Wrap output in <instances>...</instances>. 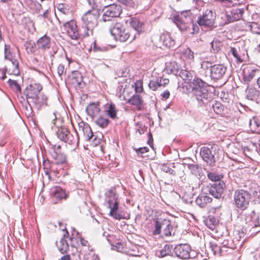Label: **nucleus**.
I'll use <instances>...</instances> for the list:
<instances>
[{
    "mask_svg": "<svg viewBox=\"0 0 260 260\" xmlns=\"http://www.w3.org/2000/svg\"><path fill=\"white\" fill-rule=\"evenodd\" d=\"M42 89V86L38 83H32L27 86L24 91V93L26 96L27 103L30 106V102L37 97Z\"/></svg>",
    "mask_w": 260,
    "mask_h": 260,
    "instance_id": "obj_12",
    "label": "nucleus"
},
{
    "mask_svg": "<svg viewBox=\"0 0 260 260\" xmlns=\"http://www.w3.org/2000/svg\"><path fill=\"white\" fill-rule=\"evenodd\" d=\"M245 222L248 225V228L251 232V235H255L260 231L259 217L255 215V212L252 211L250 215L246 216Z\"/></svg>",
    "mask_w": 260,
    "mask_h": 260,
    "instance_id": "obj_11",
    "label": "nucleus"
},
{
    "mask_svg": "<svg viewBox=\"0 0 260 260\" xmlns=\"http://www.w3.org/2000/svg\"><path fill=\"white\" fill-rule=\"evenodd\" d=\"M48 165L49 166V169L51 173H53L55 174L58 172V170L56 168V166H58L57 165L54 164L53 162L51 164L48 163Z\"/></svg>",
    "mask_w": 260,
    "mask_h": 260,
    "instance_id": "obj_58",
    "label": "nucleus"
},
{
    "mask_svg": "<svg viewBox=\"0 0 260 260\" xmlns=\"http://www.w3.org/2000/svg\"><path fill=\"white\" fill-rule=\"evenodd\" d=\"M174 250L176 255L180 258L186 259L190 258L191 247L188 244L177 245L174 248Z\"/></svg>",
    "mask_w": 260,
    "mask_h": 260,
    "instance_id": "obj_14",
    "label": "nucleus"
},
{
    "mask_svg": "<svg viewBox=\"0 0 260 260\" xmlns=\"http://www.w3.org/2000/svg\"><path fill=\"white\" fill-rule=\"evenodd\" d=\"M215 13L212 10L207 9L198 18L197 22L200 26L211 27L215 24Z\"/></svg>",
    "mask_w": 260,
    "mask_h": 260,
    "instance_id": "obj_8",
    "label": "nucleus"
},
{
    "mask_svg": "<svg viewBox=\"0 0 260 260\" xmlns=\"http://www.w3.org/2000/svg\"><path fill=\"white\" fill-rule=\"evenodd\" d=\"M231 52L232 55L237 59L239 62H242V60L240 58L239 55L238 54V51L235 48L232 47L231 49Z\"/></svg>",
    "mask_w": 260,
    "mask_h": 260,
    "instance_id": "obj_57",
    "label": "nucleus"
},
{
    "mask_svg": "<svg viewBox=\"0 0 260 260\" xmlns=\"http://www.w3.org/2000/svg\"><path fill=\"white\" fill-rule=\"evenodd\" d=\"M243 9H233L230 14L226 15V19L229 22H233L241 19L244 13Z\"/></svg>",
    "mask_w": 260,
    "mask_h": 260,
    "instance_id": "obj_20",
    "label": "nucleus"
},
{
    "mask_svg": "<svg viewBox=\"0 0 260 260\" xmlns=\"http://www.w3.org/2000/svg\"><path fill=\"white\" fill-rule=\"evenodd\" d=\"M213 67V65L212 64V62L209 60H203L201 63V73L202 72H205V76L207 77L208 75L206 74L207 73L211 72V68Z\"/></svg>",
    "mask_w": 260,
    "mask_h": 260,
    "instance_id": "obj_37",
    "label": "nucleus"
},
{
    "mask_svg": "<svg viewBox=\"0 0 260 260\" xmlns=\"http://www.w3.org/2000/svg\"><path fill=\"white\" fill-rule=\"evenodd\" d=\"M253 145L256 147L257 151L260 153V136H258L253 138V141L251 142Z\"/></svg>",
    "mask_w": 260,
    "mask_h": 260,
    "instance_id": "obj_55",
    "label": "nucleus"
},
{
    "mask_svg": "<svg viewBox=\"0 0 260 260\" xmlns=\"http://www.w3.org/2000/svg\"><path fill=\"white\" fill-rule=\"evenodd\" d=\"M238 243L236 238L234 239V238H232L230 236H226L221 242V244L222 248L224 250L227 248L233 250L239 247Z\"/></svg>",
    "mask_w": 260,
    "mask_h": 260,
    "instance_id": "obj_21",
    "label": "nucleus"
},
{
    "mask_svg": "<svg viewBox=\"0 0 260 260\" xmlns=\"http://www.w3.org/2000/svg\"><path fill=\"white\" fill-rule=\"evenodd\" d=\"M244 232L243 231H238V233H236L234 235V239H236L238 240V242H239L238 246L239 247H241L242 245L243 244L244 240H242L241 239L242 237H244Z\"/></svg>",
    "mask_w": 260,
    "mask_h": 260,
    "instance_id": "obj_50",
    "label": "nucleus"
},
{
    "mask_svg": "<svg viewBox=\"0 0 260 260\" xmlns=\"http://www.w3.org/2000/svg\"><path fill=\"white\" fill-rule=\"evenodd\" d=\"M72 82L75 85L81 86L83 82L82 77L79 72H75L72 76Z\"/></svg>",
    "mask_w": 260,
    "mask_h": 260,
    "instance_id": "obj_39",
    "label": "nucleus"
},
{
    "mask_svg": "<svg viewBox=\"0 0 260 260\" xmlns=\"http://www.w3.org/2000/svg\"><path fill=\"white\" fill-rule=\"evenodd\" d=\"M172 246L169 244H166L162 249L156 252V254L159 257H164L166 256L171 255L172 253Z\"/></svg>",
    "mask_w": 260,
    "mask_h": 260,
    "instance_id": "obj_36",
    "label": "nucleus"
},
{
    "mask_svg": "<svg viewBox=\"0 0 260 260\" xmlns=\"http://www.w3.org/2000/svg\"><path fill=\"white\" fill-rule=\"evenodd\" d=\"M64 30L72 40H78L80 37H82L81 28L78 29L76 22L72 20L63 24Z\"/></svg>",
    "mask_w": 260,
    "mask_h": 260,
    "instance_id": "obj_10",
    "label": "nucleus"
},
{
    "mask_svg": "<svg viewBox=\"0 0 260 260\" xmlns=\"http://www.w3.org/2000/svg\"><path fill=\"white\" fill-rule=\"evenodd\" d=\"M108 49V47L100 46L95 41L93 44V50L95 52H105Z\"/></svg>",
    "mask_w": 260,
    "mask_h": 260,
    "instance_id": "obj_51",
    "label": "nucleus"
},
{
    "mask_svg": "<svg viewBox=\"0 0 260 260\" xmlns=\"http://www.w3.org/2000/svg\"><path fill=\"white\" fill-rule=\"evenodd\" d=\"M251 199V193L247 190L238 189L234 193V204L238 210L244 211L247 209Z\"/></svg>",
    "mask_w": 260,
    "mask_h": 260,
    "instance_id": "obj_5",
    "label": "nucleus"
},
{
    "mask_svg": "<svg viewBox=\"0 0 260 260\" xmlns=\"http://www.w3.org/2000/svg\"><path fill=\"white\" fill-rule=\"evenodd\" d=\"M127 103L136 106L138 110H141L143 107V101L138 94H134L128 100Z\"/></svg>",
    "mask_w": 260,
    "mask_h": 260,
    "instance_id": "obj_28",
    "label": "nucleus"
},
{
    "mask_svg": "<svg viewBox=\"0 0 260 260\" xmlns=\"http://www.w3.org/2000/svg\"><path fill=\"white\" fill-rule=\"evenodd\" d=\"M187 168L190 170L191 173L193 174H196L199 172V168L197 165L188 164Z\"/></svg>",
    "mask_w": 260,
    "mask_h": 260,
    "instance_id": "obj_54",
    "label": "nucleus"
},
{
    "mask_svg": "<svg viewBox=\"0 0 260 260\" xmlns=\"http://www.w3.org/2000/svg\"><path fill=\"white\" fill-rule=\"evenodd\" d=\"M48 163L49 162L47 163L46 162H44V165L45 166V168H44L45 173L46 175H48L49 179H50L51 172L50 171L49 167L48 168L47 166V164H48Z\"/></svg>",
    "mask_w": 260,
    "mask_h": 260,
    "instance_id": "obj_59",
    "label": "nucleus"
},
{
    "mask_svg": "<svg viewBox=\"0 0 260 260\" xmlns=\"http://www.w3.org/2000/svg\"><path fill=\"white\" fill-rule=\"evenodd\" d=\"M176 228V224L170 220L165 219L161 221L156 220L155 222V229L153 231V234L158 235L162 231L165 236L169 237L175 235Z\"/></svg>",
    "mask_w": 260,
    "mask_h": 260,
    "instance_id": "obj_4",
    "label": "nucleus"
},
{
    "mask_svg": "<svg viewBox=\"0 0 260 260\" xmlns=\"http://www.w3.org/2000/svg\"><path fill=\"white\" fill-rule=\"evenodd\" d=\"M250 130L253 133L260 134V119L253 117L249 122Z\"/></svg>",
    "mask_w": 260,
    "mask_h": 260,
    "instance_id": "obj_30",
    "label": "nucleus"
},
{
    "mask_svg": "<svg viewBox=\"0 0 260 260\" xmlns=\"http://www.w3.org/2000/svg\"><path fill=\"white\" fill-rule=\"evenodd\" d=\"M103 20L104 21H111L113 18L118 17L121 11V7L117 4H109L104 6Z\"/></svg>",
    "mask_w": 260,
    "mask_h": 260,
    "instance_id": "obj_9",
    "label": "nucleus"
},
{
    "mask_svg": "<svg viewBox=\"0 0 260 260\" xmlns=\"http://www.w3.org/2000/svg\"><path fill=\"white\" fill-rule=\"evenodd\" d=\"M191 17L190 11L189 10L182 12L180 15L175 17V20H181L191 22L192 21Z\"/></svg>",
    "mask_w": 260,
    "mask_h": 260,
    "instance_id": "obj_43",
    "label": "nucleus"
},
{
    "mask_svg": "<svg viewBox=\"0 0 260 260\" xmlns=\"http://www.w3.org/2000/svg\"><path fill=\"white\" fill-rule=\"evenodd\" d=\"M95 123L102 128H105L109 123V120L104 117L103 116H100L95 121Z\"/></svg>",
    "mask_w": 260,
    "mask_h": 260,
    "instance_id": "obj_48",
    "label": "nucleus"
},
{
    "mask_svg": "<svg viewBox=\"0 0 260 260\" xmlns=\"http://www.w3.org/2000/svg\"><path fill=\"white\" fill-rule=\"evenodd\" d=\"M78 125L79 130L81 129L83 132L85 139L87 141H90L93 136V134L89 125L82 121L79 123Z\"/></svg>",
    "mask_w": 260,
    "mask_h": 260,
    "instance_id": "obj_23",
    "label": "nucleus"
},
{
    "mask_svg": "<svg viewBox=\"0 0 260 260\" xmlns=\"http://www.w3.org/2000/svg\"><path fill=\"white\" fill-rule=\"evenodd\" d=\"M192 84V92L198 105L203 106L209 103L212 100V97L207 89V83L201 79L195 77Z\"/></svg>",
    "mask_w": 260,
    "mask_h": 260,
    "instance_id": "obj_1",
    "label": "nucleus"
},
{
    "mask_svg": "<svg viewBox=\"0 0 260 260\" xmlns=\"http://www.w3.org/2000/svg\"><path fill=\"white\" fill-rule=\"evenodd\" d=\"M169 83V80L167 78L158 77L155 80L150 81L148 86L152 90L155 91L159 87H165Z\"/></svg>",
    "mask_w": 260,
    "mask_h": 260,
    "instance_id": "obj_18",
    "label": "nucleus"
},
{
    "mask_svg": "<svg viewBox=\"0 0 260 260\" xmlns=\"http://www.w3.org/2000/svg\"><path fill=\"white\" fill-rule=\"evenodd\" d=\"M8 83L10 88L15 91L16 92L21 93V88L20 85L18 84L17 81L12 79H9L8 81Z\"/></svg>",
    "mask_w": 260,
    "mask_h": 260,
    "instance_id": "obj_47",
    "label": "nucleus"
},
{
    "mask_svg": "<svg viewBox=\"0 0 260 260\" xmlns=\"http://www.w3.org/2000/svg\"><path fill=\"white\" fill-rule=\"evenodd\" d=\"M246 97L250 100H257L259 96L260 91L255 88H248L246 90Z\"/></svg>",
    "mask_w": 260,
    "mask_h": 260,
    "instance_id": "obj_32",
    "label": "nucleus"
},
{
    "mask_svg": "<svg viewBox=\"0 0 260 260\" xmlns=\"http://www.w3.org/2000/svg\"><path fill=\"white\" fill-rule=\"evenodd\" d=\"M190 26H191L192 29V31L191 32V33L194 34L197 33L199 31V28L196 24H194L191 22Z\"/></svg>",
    "mask_w": 260,
    "mask_h": 260,
    "instance_id": "obj_61",
    "label": "nucleus"
},
{
    "mask_svg": "<svg viewBox=\"0 0 260 260\" xmlns=\"http://www.w3.org/2000/svg\"><path fill=\"white\" fill-rule=\"evenodd\" d=\"M209 246L214 254L220 255L222 254L224 251H227L226 250L223 249L222 246H218L214 241L210 242Z\"/></svg>",
    "mask_w": 260,
    "mask_h": 260,
    "instance_id": "obj_38",
    "label": "nucleus"
},
{
    "mask_svg": "<svg viewBox=\"0 0 260 260\" xmlns=\"http://www.w3.org/2000/svg\"><path fill=\"white\" fill-rule=\"evenodd\" d=\"M208 178L213 181H220V179L221 178V176L216 174L215 173H208Z\"/></svg>",
    "mask_w": 260,
    "mask_h": 260,
    "instance_id": "obj_53",
    "label": "nucleus"
},
{
    "mask_svg": "<svg viewBox=\"0 0 260 260\" xmlns=\"http://www.w3.org/2000/svg\"><path fill=\"white\" fill-rule=\"evenodd\" d=\"M51 44L50 38L47 35H44L38 39L34 44L31 45L29 42H27L25 44V46L26 49H28L29 46L31 45L28 51L31 53H35L36 51V49L44 51L49 49Z\"/></svg>",
    "mask_w": 260,
    "mask_h": 260,
    "instance_id": "obj_7",
    "label": "nucleus"
},
{
    "mask_svg": "<svg viewBox=\"0 0 260 260\" xmlns=\"http://www.w3.org/2000/svg\"><path fill=\"white\" fill-rule=\"evenodd\" d=\"M161 95L163 98L167 99L169 98L170 93L168 90H166L161 94Z\"/></svg>",
    "mask_w": 260,
    "mask_h": 260,
    "instance_id": "obj_62",
    "label": "nucleus"
},
{
    "mask_svg": "<svg viewBox=\"0 0 260 260\" xmlns=\"http://www.w3.org/2000/svg\"><path fill=\"white\" fill-rule=\"evenodd\" d=\"M110 31L116 41L121 42H124L128 40L132 42L135 39L134 36L131 37L128 30L126 29L120 23L113 24L110 28Z\"/></svg>",
    "mask_w": 260,
    "mask_h": 260,
    "instance_id": "obj_6",
    "label": "nucleus"
},
{
    "mask_svg": "<svg viewBox=\"0 0 260 260\" xmlns=\"http://www.w3.org/2000/svg\"><path fill=\"white\" fill-rule=\"evenodd\" d=\"M259 70L250 66H247L243 70V78L245 81L249 82L256 75Z\"/></svg>",
    "mask_w": 260,
    "mask_h": 260,
    "instance_id": "obj_24",
    "label": "nucleus"
},
{
    "mask_svg": "<svg viewBox=\"0 0 260 260\" xmlns=\"http://www.w3.org/2000/svg\"><path fill=\"white\" fill-rule=\"evenodd\" d=\"M147 127L145 126H140L139 128L138 129V131L140 134H143L144 133Z\"/></svg>",
    "mask_w": 260,
    "mask_h": 260,
    "instance_id": "obj_64",
    "label": "nucleus"
},
{
    "mask_svg": "<svg viewBox=\"0 0 260 260\" xmlns=\"http://www.w3.org/2000/svg\"><path fill=\"white\" fill-rule=\"evenodd\" d=\"M68 129L65 126H61L58 128L56 132L57 138L61 141L64 142L66 140L67 137L69 133Z\"/></svg>",
    "mask_w": 260,
    "mask_h": 260,
    "instance_id": "obj_34",
    "label": "nucleus"
},
{
    "mask_svg": "<svg viewBox=\"0 0 260 260\" xmlns=\"http://www.w3.org/2000/svg\"><path fill=\"white\" fill-rule=\"evenodd\" d=\"M79 142V138L78 134L77 132L75 131L73 133L69 132L64 142L70 145L77 147L78 145Z\"/></svg>",
    "mask_w": 260,
    "mask_h": 260,
    "instance_id": "obj_25",
    "label": "nucleus"
},
{
    "mask_svg": "<svg viewBox=\"0 0 260 260\" xmlns=\"http://www.w3.org/2000/svg\"><path fill=\"white\" fill-rule=\"evenodd\" d=\"M211 48L212 51L214 52H218L222 46V43L219 40L214 39L210 43Z\"/></svg>",
    "mask_w": 260,
    "mask_h": 260,
    "instance_id": "obj_44",
    "label": "nucleus"
},
{
    "mask_svg": "<svg viewBox=\"0 0 260 260\" xmlns=\"http://www.w3.org/2000/svg\"><path fill=\"white\" fill-rule=\"evenodd\" d=\"M211 198L204 194H201L199 196L196 200L197 204L201 207H204L208 203L211 202Z\"/></svg>",
    "mask_w": 260,
    "mask_h": 260,
    "instance_id": "obj_31",
    "label": "nucleus"
},
{
    "mask_svg": "<svg viewBox=\"0 0 260 260\" xmlns=\"http://www.w3.org/2000/svg\"><path fill=\"white\" fill-rule=\"evenodd\" d=\"M134 149L135 150L138 155L142 154L149 151V148L147 147H141L139 148H134Z\"/></svg>",
    "mask_w": 260,
    "mask_h": 260,
    "instance_id": "obj_56",
    "label": "nucleus"
},
{
    "mask_svg": "<svg viewBox=\"0 0 260 260\" xmlns=\"http://www.w3.org/2000/svg\"><path fill=\"white\" fill-rule=\"evenodd\" d=\"M218 220L213 216H209L205 221L206 225L210 229L213 231L218 223Z\"/></svg>",
    "mask_w": 260,
    "mask_h": 260,
    "instance_id": "obj_45",
    "label": "nucleus"
},
{
    "mask_svg": "<svg viewBox=\"0 0 260 260\" xmlns=\"http://www.w3.org/2000/svg\"><path fill=\"white\" fill-rule=\"evenodd\" d=\"M51 194L53 198L56 201H60L63 199H66L68 194L66 191L59 186H54L51 189Z\"/></svg>",
    "mask_w": 260,
    "mask_h": 260,
    "instance_id": "obj_19",
    "label": "nucleus"
},
{
    "mask_svg": "<svg viewBox=\"0 0 260 260\" xmlns=\"http://www.w3.org/2000/svg\"><path fill=\"white\" fill-rule=\"evenodd\" d=\"M212 107L216 114L219 115L224 114V107L220 102L215 101V103L212 104Z\"/></svg>",
    "mask_w": 260,
    "mask_h": 260,
    "instance_id": "obj_40",
    "label": "nucleus"
},
{
    "mask_svg": "<svg viewBox=\"0 0 260 260\" xmlns=\"http://www.w3.org/2000/svg\"><path fill=\"white\" fill-rule=\"evenodd\" d=\"M118 195L113 189H110L105 193V202L108 204V207L110 209L109 215L116 219L123 218V216L118 213L119 202L118 199Z\"/></svg>",
    "mask_w": 260,
    "mask_h": 260,
    "instance_id": "obj_3",
    "label": "nucleus"
},
{
    "mask_svg": "<svg viewBox=\"0 0 260 260\" xmlns=\"http://www.w3.org/2000/svg\"><path fill=\"white\" fill-rule=\"evenodd\" d=\"M213 147L210 149L207 147H203L201 148L200 151V154L204 160L210 166H212L215 161L214 154L213 153L215 150H213Z\"/></svg>",
    "mask_w": 260,
    "mask_h": 260,
    "instance_id": "obj_17",
    "label": "nucleus"
},
{
    "mask_svg": "<svg viewBox=\"0 0 260 260\" xmlns=\"http://www.w3.org/2000/svg\"><path fill=\"white\" fill-rule=\"evenodd\" d=\"M178 28L181 31L187 30L190 27L191 22L181 20H175Z\"/></svg>",
    "mask_w": 260,
    "mask_h": 260,
    "instance_id": "obj_42",
    "label": "nucleus"
},
{
    "mask_svg": "<svg viewBox=\"0 0 260 260\" xmlns=\"http://www.w3.org/2000/svg\"><path fill=\"white\" fill-rule=\"evenodd\" d=\"M47 98L44 94H40L39 95H38L37 97L32 100L30 102L32 103L36 108L39 110L41 108V107L44 105H47Z\"/></svg>",
    "mask_w": 260,
    "mask_h": 260,
    "instance_id": "obj_26",
    "label": "nucleus"
},
{
    "mask_svg": "<svg viewBox=\"0 0 260 260\" xmlns=\"http://www.w3.org/2000/svg\"><path fill=\"white\" fill-rule=\"evenodd\" d=\"M159 41L164 46L167 48L173 47L175 44V40L168 32L161 34L160 36Z\"/></svg>",
    "mask_w": 260,
    "mask_h": 260,
    "instance_id": "obj_22",
    "label": "nucleus"
},
{
    "mask_svg": "<svg viewBox=\"0 0 260 260\" xmlns=\"http://www.w3.org/2000/svg\"><path fill=\"white\" fill-rule=\"evenodd\" d=\"M130 24L138 32H141L144 28V23L136 18H132Z\"/></svg>",
    "mask_w": 260,
    "mask_h": 260,
    "instance_id": "obj_33",
    "label": "nucleus"
},
{
    "mask_svg": "<svg viewBox=\"0 0 260 260\" xmlns=\"http://www.w3.org/2000/svg\"><path fill=\"white\" fill-rule=\"evenodd\" d=\"M181 55L182 57L187 59L192 60L194 58L193 52L189 48L184 49Z\"/></svg>",
    "mask_w": 260,
    "mask_h": 260,
    "instance_id": "obj_49",
    "label": "nucleus"
},
{
    "mask_svg": "<svg viewBox=\"0 0 260 260\" xmlns=\"http://www.w3.org/2000/svg\"><path fill=\"white\" fill-rule=\"evenodd\" d=\"M226 71V68L222 64H215L213 67L211 68L210 72V77L214 80H217L221 79L225 75Z\"/></svg>",
    "mask_w": 260,
    "mask_h": 260,
    "instance_id": "obj_16",
    "label": "nucleus"
},
{
    "mask_svg": "<svg viewBox=\"0 0 260 260\" xmlns=\"http://www.w3.org/2000/svg\"><path fill=\"white\" fill-rule=\"evenodd\" d=\"M66 72L67 69L65 68L64 66L62 63L59 64L56 69V75L57 77L61 80H62L66 77Z\"/></svg>",
    "mask_w": 260,
    "mask_h": 260,
    "instance_id": "obj_41",
    "label": "nucleus"
},
{
    "mask_svg": "<svg viewBox=\"0 0 260 260\" xmlns=\"http://www.w3.org/2000/svg\"><path fill=\"white\" fill-rule=\"evenodd\" d=\"M108 115L112 119H115L117 118V110L114 104H110L108 107Z\"/></svg>",
    "mask_w": 260,
    "mask_h": 260,
    "instance_id": "obj_46",
    "label": "nucleus"
},
{
    "mask_svg": "<svg viewBox=\"0 0 260 260\" xmlns=\"http://www.w3.org/2000/svg\"><path fill=\"white\" fill-rule=\"evenodd\" d=\"M118 2L125 6H129L132 4L133 0H117Z\"/></svg>",
    "mask_w": 260,
    "mask_h": 260,
    "instance_id": "obj_60",
    "label": "nucleus"
},
{
    "mask_svg": "<svg viewBox=\"0 0 260 260\" xmlns=\"http://www.w3.org/2000/svg\"><path fill=\"white\" fill-rule=\"evenodd\" d=\"M181 77L184 80H190L191 78L192 77V74L189 71L183 70V71H181Z\"/></svg>",
    "mask_w": 260,
    "mask_h": 260,
    "instance_id": "obj_52",
    "label": "nucleus"
},
{
    "mask_svg": "<svg viewBox=\"0 0 260 260\" xmlns=\"http://www.w3.org/2000/svg\"><path fill=\"white\" fill-rule=\"evenodd\" d=\"M86 111L89 116L93 118L98 115L100 112V109L98 104L91 103L87 107Z\"/></svg>",
    "mask_w": 260,
    "mask_h": 260,
    "instance_id": "obj_27",
    "label": "nucleus"
},
{
    "mask_svg": "<svg viewBox=\"0 0 260 260\" xmlns=\"http://www.w3.org/2000/svg\"><path fill=\"white\" fill-rule=\"evenodd\" d=\"M123 248V247L122 244L120 243H117V244L115 245L114 249L117 251H121Z\"/></svg>",
    "mask_w": 260,
    "mask_h": 260,
    "instance_id": "obj_63",
    "label": "nucleus"
},
{
    "mask_svg": "<svg viewBox=\"0 0 260 260\" xmlns=\"http://www.w3.org/2000/svg\"><path fill=\"white\" fill-rule=\"evenodd\" d=\"M100 14L98 9H93L85 13L82 17L81 31L83 37L89 36L98 24Z\"/></svg>",
    "mask_w": 260,
    "mask_h": 260,
    "instance_id": "obj_2",
    "label": "nucleus"
},
{
    "mask_svg": "<svg viewBox=\"0 0 260 260\" xmlns=\"http://www.w3.org/2000/svg\"><path fill=\"white\" fill-rule=\"evenodd\" d=\"M56 245L58 250L61 253L67 252L69 249V244L64 238H61L58 242H56Z\"/></svg>",
    "mask_w": 260,
    "mask_h": 260,
    "instance_id": "obj_35",
    "label": "nucleus"
},
{
    "mask_svg": "<svg viewBox=\"0 0 260 260\" xmlns=\"http://www.w3.org/2000/svg\"><path fill=\"white\" fill-rule=\"evenodd\" d=\"M53 162L58 166V173L59 174L63 169L62 166L66 162V155L60 152L56 153V155L54 157V161Z\"/></svg>",
    "mask_w": 260,
    "mask_h": 260,
    "instance_id": "obj_29",
    "label": "nucleus"
},
{
    "mask_svg": "<svg viewBox=\"0 0 260 260\" xmlns=\"http://www.w3.org/2000/svg\"><path fill=\"white\" fill-rule=\"evenodd\" d=\"M225 184L223 181H219L218 182H214L208 186L209 193L216 199H219L222 197Z\"/></svg>",
    "mask_w": 260,
    "mask_h": 260,
    "instance_id": "obj_13",
    "label": "nucleus"
},
{
    "mask_svg": "<svg viewBox=\"0 0 260 260\" xmlns=\"http://www.w3.org/2000/svg\"><path fill=\"white\" fill-rule=\"evenodd\" d=\"M5 57L6 58H8L9 60V62L6 68V71L9 74L16 76L18 75L20 73V70L18 66V61L16 59H10V58L8 56L6 46H5Z\"/></svg>",
    "mask_w": 260,
    "mask_h": 260,
    "instance_id": "obj_15",
    "label": "nucleus"
}]
</instances>
